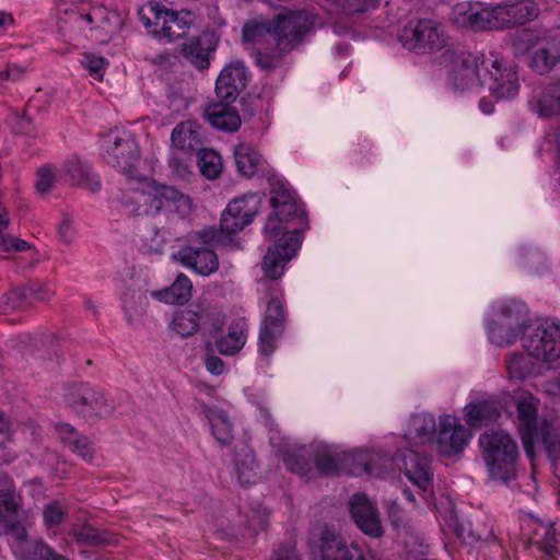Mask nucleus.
<instances>
[{
    "mask_svg": "<svg viewBox=\"0 0 560 560\" xmlns=\"http://www.w3.org/2000/svg\"><path fill=\"white\" fill-rule=\"evenodd\" d=\"M558 63H560V37L544 31L530 54L528 67L544 75L550 73Z\"/></svg>",
    "mask_w": 560,
    "mask_h": 560,
    "instance_id": "2eb2a0df",
    "label": "nucleus"
},
{
    "mask_svg": "<svg viewBox=\"0 0 560 560\" xmlns=\"http://www.w3.org/2000/svg\"><path fill=\"white\" fill-rule=\"evenodd\" d=\"M269 183L272 194L270 205L273 208V212L285 222L294 217L303 219L304 213L300 211L294 194L276 177L269 178Z\"/></svg>",
    "mask_w": 560,
    "mask_h": 560,
    "instance_id": "b1692460",
    "label": "nucleus"
},
{
    "mask_svg": "<svg viewBox=\"0 0 560 560\" xmlns=\"http://www.w3.org/2000/svg\"><path fill=\"white\" fill-rule=\"evenodd\" d=\"M202 304H190L174 312L172 329L182 337H190L198 331L202 318Z\"/></svg>",
    "mask_w": 560,
    "mask_h": 560,
    "instance_id": "c85d7f7f",
    "label": "nucleus"
},
{
    "mask_svg": "<svg viewBox=\"0 0 560 560\" xmlns=\"http://www.w3.org/2000/svg\"><path fill=\"white\" fill-rule=\"evenodd\" d=\"M521 330L509 324H502L498 318H493L489 325V338L497 346H505L514 342Z\"/></svg>",
    "mask_w": 560,
    "mask_h": 560,
    "instance_id": "a19ab883",
    "label": "nucleus"
},
{
    "mask_svg": "<svg viewBox=\"0 0 560 560\" xmlns=\"http://www.w3.org/2000/svg\"><path fill=\"white\" fill-rule=\"evenodd\" d=\"M38 180L36 183V190L40 195H45L54 187L55 175L50 168L44 166L37 171Z\"/></svg>",
    "mask_w": 560,
    "mask_h": 560,
    "instance_id": "052dcab7",
    "label": "nucleus"
},
{
    "mask_svg": "<svg viewBox=\"0 0 560 560\" xmlns=\"http://www.w3.org/2000/svg\"><path fill=\"white\" fill-rule=\"evenodd\" d=\"M218 39L212 33L203 32L197 37H191L182 45L183 57L199 70H206L210 66V57L217 49Z\"/></svg>",
    "mask_w": 560,
    "mask_h": 560,
    "instance_id": "4be33fe9",
    "label": "nucleus"
},
{
    "mask_svg": "<svg viewBox=\"0 0 560 560\" xmlns=\"http://www.w3.org/2000/svg\"><path fill=\"white\" fill-rule=\"evenodd\" d=\"M494 7H486L480 2H463L453 8L452 20L460 27L474 31L495 28Z\"/></svg>",
    "mask_w": 560,
    "mask_h": 560,
    "instance_id": "4468645a",
    "label": "nucleus"
},
{
    "mask_svg": "<svg viewBox=\"0 0 560 560\" xmlns=\"http://www.w3.org/2000/svg\"><path fill=\"white\" fill-rule=\"evenodd\" d=\"M65 401L74 412L83 418L98 419L113 412L115 406L103 390L89 384H75L67 388Z\"/></svg>",
    "mask_w": 560,
    "mask_h": 560,
    "instance_id": "39448f33",
    "label": "nucleus"
},
{
    "mask_svg": "<svg viewBox=\"0 0 560 560\" xmlns=\"http://www.w3.org/2000/svg\"><path fill=\"white\" fill-rule=\"evenodd\" d=\"M282 222H285L275 212L270 214L264 228V233L269 238H276L282 231Z\"/></svg>",
    "mask_w": 560,
    "mask_h": 560,
    "instance_id": "774afa93",
    "label": "nucleus"
},
{
    "mask_svg": "<svg viewBox=\"0 0 560 560\" xmlns=\"http://www.w3.org/2000/svg\"><path fill=\"white\" fill-rule=\"evenodd\" d=\"M261 199L253 194L230 201L223 211L220 226L231 236L250 224L260 208Z\"/></svg>",
    "mask_w": 560,
    "mask_h": 560,
    "instance_id": "9d476101",
    "label": "nucleus"
},
{
    "mask_svg": "<svg viewBox=\"0 0 560 560\" xmlns=\"http://www.w3.org/2000/svg\"><path fill=\"white\" fill-rule=\"evenodd\" d=\"M314 28L313 18L305 11L281 12L272 21L277 50L282 54L302 45Z\"/></svg>",
    "mask_w": 560,
    "mask_h": 560,
    "instance_id": "20e7f679",
    "label": "nucleus"
},
{
    "mask_svg": "<svg viewBox=\"0 0 560 560\" xmlns=\"http://www.w3.org/2000/svg\"><path fill=\"white\" fill-rule=\"evenodd\" d=\"M201 412L208 419L214 439L223 446L230 445L234 439L233 423L226 411L211 407L205 402L200 404Z\"/></svg>",
    "mask_w": 560,
    "mask_h": 560,
    "instance_id": "bb28decb",
    "label": "nucleus"
},
{
    "mask_svg": "<svg viewBox=\"0 0 560 560\" xmlns=\"http://www.w3.org/2000/svg\"><path fill=\"white\" fill-rule=\"evenodd\" d=\"M299 229L287 232L264 256L261 268L267 278L278 279L282 276L285 264L295 256L302 243Z\"/></svg>",
    "mask_w": 560,
    "mask_h": 560,
    "instance_id": "1a4fd4ad",
    "label": "nucleus"
},
{
    "mask_svg": "<svg viewBox=\"0 0 560 560\" xmlns=\"http://www.w3.org/2000/svg\"><path fill=\"white\" fill-rule=\"evenodd\" d=\"M139 19L148 32L159 38L173 40L184 37L194 20L190 11H175L160 2L149 3L139 10Z\"/></svg>",
    "mask_w": 560,
    "mask_h": 560,
    "instance_id": "7ed1b4c3",
    "label": "nucleus"
},
{
    "mask_svg": "<svg viewBox=\"0 0 560 560\" xmlns=\"http://www.w3.org/2000/svg\"><path fill=\"white\" fill-rule=\"evenodd\" d=\"M246 342V334L242 325L232 324L229 332L215 340L218 351L223 355H234L241 351Z\"/></svg>",
    "mask_w": 560,
    "mask_h": 560,
    "instance_id": "4c0bfd02",
    "label": "nucleus"
},
{
    "mask_svg": "<svg viewBox=\"0 0 560 560\" xmlns=\"http://www.w3.org/2000/svg\"><path fill=\"white\" fill-rule=\"evenodd\" d=\"M81 63L89 70L90 74L94 75L97 80L103 79L104 68L107 63L103 57L84 54Z\"/></svg>",
    "mask_w": 560,
    "mask_h": 560,
    "instance_id": "4d7b16f0",
    "label": "nucleus"
},
{
    "mask_svg": "<svg viewBox=\"0 0 560 560\" xmlns=\"http://www.w3.org/2000/svg\"><path fill=\"white\" fill-rule=\"evenodd\" d=\"M175 257L184 266L194 269L201 276H209L219 268L217 254L207 246L189 244L183 247Z\"/></svg>",
    "mask_w": 560,
    "mask_h": 560,
    "instance_id": "aec40b11",
    "label": "nucleus"
},
{
    "mask_svg": "<svg viewBox=\"0 0 560 560\" xmlns=\"http://www.w3.org/2000/svg\"><path fill=\"white\" fill-rule=\"evenodd\" d=\"M399 40L407 49L422 54L441 50L446 44L440 25L430 19H421L415 26L404 27Z\"/></svg>",
    "mask_w": 560,
    "mask_h": 560,
    "instance_id": "0eeeda50",
    "label": "nucleus"
},
{
    "mask_svg": "<svg viewBox=\"0 0 560 560\" xmlns=\"http://www.w3.org/2000/svg\"><path fill=\"white\" fill-rule=\"evenodd\" d=\"M349 511L357 526L373 538L383 535V526L376 506L364 493H355L349 502Z\"/></svg>",
    "mask_w": 560,
    "mask_h": 560,
    "instance_id": "dca6fc26",
    "label": "nucleus"
},
{
    "mask_svg": "<svg viewBox=\"0 0 560 560\" xmlns=\"http://www.w3.org/2000/svg\"><path fill=\"white\" fill-rule=\"evenodd\" d=\"M541 32L522 31L511 40V48L515 56H525L534 51Z\"/></svg>",
    "mask_w": 560,
    "mask_h": 560,
    "instance_id": "49530a36",
    "label": "nucleus"
},
{
    "mask_svg": "<svg viewBox=\"0 0 560 560\" xmlns=\"http://www.w3.org/2000/svg\"><path fill=\"white\" fill-rule=\"evenodd\" d=\"M192 284L187 276L179 273L174 283L168 287L171 303L184 304L191 295Z\"/></svg>",
    "mask_w": 560,
    "mask_h": 560,
    "instance_id": "3c124183",
    "label": "nucleus"
},
{
    "mask_svg": "<svg viewBox=\"0 0 560 560\" xmlns=\"http://www.w3.org/2000/svg\"><path fill=\"white\" fill-rule=\"evenodd\" d=\"M172 149H177L189 154L198 153L202 148L199 130L189 121L178 124L171 135Z\"/></svg>",
    "mask_w": 560,
    "mask_h": 560,
    "instance_id": "c756f323",
    "label": "nucleus"
},
{
    "mask_svg": "<svg viewBox=\"0 0 560 560\" xmlns=\"http://www.w3.org/2000/svg\"><path fill=\"white\" fill-rule=\"evenodd\" d=\"M248 528L253 532L254 535H257L259 532L267 529L269 525V511L266 506L257 505V508H253L247 520Z\"/></svg>",
    "mask_w": 560,
    "mask_h": 560,
    "instance_id": "603ef678",
    "label": "nucleus"
},
{
    "mask_svg": "<svg viewBox=\"0 0 560 560\" xmlns=\"http://www.w3.org/2000/svg\"><path fill=\"white\" fill-rule=\"evenodd\" d=\"M192 154L172 149L168 160V166L172 174L179 178H185L191 173Z\"/></svg>",
    "mask_w": 560,
    "mask_h": 560,
    "instance_id": "09e8293b",
    "label": "nucleus"
},
{
    "mask_svg": "<svg viewBox=\"0 0 560 560\" xmlns=\"http://www.w3.org/2000/svg\"><path fill=\"white\" fill-rule=\"evenodd\" d=\"M479 445L493 480L502 483L515 480L520 453L516 442L509 433L503 430H488L480 435Z\"/></svg>",
    "mask_w": 560,
    "mask_h": 560,
    "instance_id": "f03ea898",
    "label": "nucleus"
},
{
    "mask_svg": "<svg viewBox=\"0 0 560 560\" xmlns=\"http://www.w3.org/2000/svg\"><path fill=\"white\" fill-rule=\"evenodd\" d=\"M312 453L306 447H300L287 453L284 464L288 469L299 475H306L311 470Z\"/></svg>",
    "mask_w": 560,
    "mask_h": 560,
    "instance_id": "c03bdc74",
    "label": "nucleus"
},
{
    "mask_svg": "<svg viewBox=\"0 0 560 560\" xmlns=\"http://www.w3.org/2000/svg\"><path fill=\"white\" fill-rule=\"evenodd\" d=\"M495 318L500 319L502 324H509L514 328L525 332V328L530 325H526L528 322V310L525 304L521 302H510L502 304L498 308Z\"/></svg>",
    "mask_w": 560,
    "mask_h": 560,
    "instance_id": "f704fd0d",
    "label": "nucleus"
},
{
    "mask_svg": "<svg viewBox=\"0 0 560 560\" xmlns=\"http://www.w3.org/2000/svg\"><path fill=\"white\" fill-rule=\"evenodd\" d=\"M285 312L282 302L272 298L267 304L266 315L259 330V353L269 358L276 349L275 341L284 329Z\"/></svg>",
    "mask_w": 560,
    "mask_h": 560,
    "instance_id": "f8f14e48",
    "label": "nucleus"
},
{
    "mask_svg": "<svg viewBox=\"0 0 560 560\" xmlns=\"http://www.w3.org/2000/svg\"><path fill=\"white\" fill-rule=\"evenodd\" d=\"M527 441L532 450L533 443H540L553 465L560 460V433L547 420L541 421L537 434Z\"/></svg>",
    "mask_w": 560,
    "mask_h": 560,
    "instance_id": "7c9ffc66",
    "label": "nucleus"
},
{
    "mask_svg": "<svg viewBox=\"0 0 560 560\" xmlns=\"http://www.w3.org/2000/svg\"><path fill=\"white\" fill-rule=\"evenodd\" d=\"M315 464L318 471L323 475L337 474L339 470L338 460L327 451H318L316 453Z\"/></svg>",
    "mask_w": 560,
    "mask_h": 560,
    "instance_id": "5fc2aeb1",
    "label": "nucleus"
},
{
    "mask_svg": "<svg viewBox=\"0 0 560 560\" xmlns=\"http://www.w3.org/2000/svg\"><path fill=\"white\" fill-rule=\"evenodd\" d=\"M55 429L61 443L84 460H92L93 447L89 438L82 435L69 423H56Z\"/></svg>",
    "mask_w": 560,
    "mask_h": 560,
    "instance_id": "cd10ccee",
    "label": "nucleus"
},
{
    "mask_svg": "<svg viewBox=\"0 0 560 560\" xmlns=\"http://www.w3.org/2000/svg\"><path fill=\"white\" fill-rule=\"evenodd\" d=\"M556 528L553 524L545 525V535L540 540L534 542L544 552V560H557L559 553L557 548Z\"/></svg>",
    "mask_w": 560,
    "mask_h": 560,
    "instance_id": "8fccbe9b",
    "label": "nucleus"
},
{
    "mask_svg": "<svg viewBox=\"0 0 560 560\" xmlns=\"http://www.w3.org/2000/svg\"><path fill=\"white\" fill-rule=\"evenodd\" d=\"M19 506V497L13 483L4 481L0 486V524H3L5 527L13 526Z\"/></svg>",
    "mask_w": 560,
    "mask_h": 560,
    "instance_id": "72a5a7b5",
    "label": "nucleus"
},
{
    "mask_svg": "<svg viewBox=\"0 0 560 560\" xmlns=\"http://www.w3.org/2000/svg\"><path fill=\"white\" fill-rule=\"evenodd\" d=\"M483 79L480 86H486L498 98H513L517 95L520 82L517 73L511 68H502L498 59H482Z\"/></svg>",
    "mask_w": 560,
    "mask_h": 560,
    "instance_id": "6e6552de",
    "label": "nucleus"
},
{
    "mask_svg": "<svg viewBox=\"0 0 560 560\" xmlns=\"http://www.w3.org/2000/svg\"><path fill=\"white\" fill-rule=\"evenodd\" d=\"M43 515L45 524L48 527H54L62 522L66 511L59 502L54 501L45 506Z\"/></svg>",
    "mask_w": 560,
    "mask_h": 560,
    "instance_id": "6e6d98bb",
    "label": "nucleus"
},
{
    "mask_svg": "<svg viewBox=\"0 0 560 560\" xmlns=\"http://www.w3.org/2000/svg\"><path fill=\"white\" fill-rule=\"evenodd\" d=\"M151 197L150 207L160 211L165 206H174V210L180 218H186L192 212V202L189 196L184 195L176 188L152 182L149 185Z\"/></svg>",
    "mask_w": 560,
    "mask_h": 560,
    "instance_id": "a211bd4d",
    "label": "nucleus"
},
{
    "mask_svg": "<svg viewBox=\"0 0 560 560\" xmlns=\"http://www.w3.org/2000/svg\"><path fill=\"white\" fill-rule=\"evenodd\" d=\"M124 308L131 320L132 315H141L145 312L148 296L143 291L128 290L122 296Z\"/></svg>",
    "mask_w": 560,
    "mask_h": 560,
    "instance_id": "de8ad7c7",
    "label": "nucleus"
},
{
    "mask_svg": "<svg viewBox=\"0 0 560 560\" xmlns=\"http://www.w3.org/2000/svg\"><path fill=\"white\" fill-rule=\"evenodd\" d=\"M505 362L510 378L522 381L533 373L534 362L524 353L509 354Z\"/></svg>",
    "mask_w": 560,
    "mask_h": 560,
    "instance_id": "ea45409f",
    "label": "nucleus"
},
{
    "mask_svg": "<svg viewBox=\"0 0 560 560\" xmlns=\"http://www.w3.org/2000/svg\"><path fill=\"white\" fill-rule=\"evenodd\" d=\"M66 172L72 184L92 192H97L101 189L98 176L92 173L88 163L79 159H71L66 163Z\"/></svg>",
    "mask_w": 560,
    "mask_h": 560,
    "instance_id": "2f4dec72",
    "label": "nucleus"
},
{
    "mask_svg": "<svg viewBox=\"0 0 560 560\" xmlns=\"http://www.w3.org/2000/svg\"><path fill=\"white\" fill-rule=\"evenodd\" d=\"M70 535L81 546L98 547L116 544L108 533L102 532L90 524L72 528Z\"/></svg>",
    "mask_w": 560,
    "mask_h": 560,
    "instance_id": "e433bc0d",
    "label": "nucleus"
},
{
    "mask_svg": "<svg viewBox=\"0 0 560 560\" xmlns=\"http://www.w3.org/2000/svg\"><path fill=\"white\" fill-rule=\"evenodd\" d=\"M232 103L219 100L206 106L205 116L212 127L225 132H235L240 129L242 119Z\"/></svg>",
    "mask_w": 560,
    "mask_h": 560,
    "instance_id": "5701e85b",
    "label": "nucleus"
},
{
    "mask_svg": "<svg viewBox=\"0 0 560 560\" xmlns=\"http://www.w3.org/2000/svg\"><path fill=\"white\" fill-rule=\"evenodd\" d=\"M201 304H202L201 324H203V325L209 324L213 331H215V332L220 331L225 324V317H224L223 313L210 304H206V303H201Z\"/></svg>",
    "mask_w": 560,
    "mask_h": 560,
    "instance_id": "864d4df0",
    "label": "nucleus"
},
{
    "mask_svg": "<svg viewBox=\"0 0 560 560\" xmlns=\"http://www.w3.org/2000/svg\"><path fill=\"white\" fill-rule=\"evenodd\" d=\"M113 18L116 16L109 13V24L96 23L95 26L91 28L93 36L97 42L102 44L108 43L116 33L117 27L112 21Z\"/></svg>",
    "mask_w": 560,
    "mask_h": 560,
    "instance_id": "bf43d9fd",
    "label": "nucleus"
},
{
    "mask_svg": "<svg viewBox=\"0 0 560 560\" xmlns=\"http://www.w3.org/2000/svg\"><path fill=\"white\" fill-rule=\"evenodd\" d=\"M0 247L3 252H24L30 248L27 242L10 234H0Z\"/></svg>",
    "mask_w": 560,
    "mask_h": 560,
    "instance_id": "680f3d73",
    "label": "nucleus"
},
{
    "mask_svg": "<svg viewBox=\"0 0 560 560\" xmlns=\"http://www.w3.org/2000/svg\"><path fill=\"white\" fill-rule=\"evenodd\" d=\"M396 462L408 480L417 488L419 495L424 494L432 485L430 458L413 450H401L396 454ZM364 471L372 477H382L393 469L394 458L384 451H369L360 459Z\"/></svg>",
    "mask_w": 560,
    "mask_h": 560,
    "instance_id": "f257e3e1",
    "label": "nucleus"
},
{
    "mask_svg": "<svg viewBox=\"0 0 560 560\" xmlns=\"http://www.w3.org/2000/svg\"><path fill=\"white\" fill-rule=\"evenodd\" d=\"M247 80V72L243 63L236 62L224 67L215 82L218 100L235 102L240 93L246 88Z\"/></svg>",
    "mask_w": 560,
    "mask_h": 560,
    "instance_id": "6ab92c4d",
    "label": "nucleus"
},
{
    "mask_svg": "<svg viewBox=\"0 0 560 560\" xmlns=\"http://www.w3.org/2000/svg\"><path fill=\"white\" fill-rule=\"evenodd\" d=\"M190 241L191 244L201 246H207L212 243H218L223 246H226L231 244L233 240L231 234L224 232L221 226L219 230L213 226H207L201 231L196 232Z\"/></svg>",
    "mask_w": 560,
    "mask_h": 560,
    "instance_id": "37998d69",
    "label": "nucleus"
},
{
    "mask_svg": "<svg viewBox=\"0 0 560 560\" xmlns=\"http://www.w3.org/2000/svg\"><path fill=\"white\" fill-rule=\"evenodd\" d=\"M523 348L529 357L542 362H553L560 358V326L539 324L525 328L522 336Z\"/></svg>",
    "mask_w": 560,
    "mask_h": 560,
    "instance_id": "423d86ee",
    "label": "nucleus"
},
{
    "mask_svg": "<svg viewBox=\"0 0 560 560\" xmlns=\"http://www.w3.org/2000/svg\"><path fill=\"white\" fill-rule=\"evenodd\" d=\"M234 159L238 172L244 176L254 175L261 162V155L247 143H241L235 148Z\"/></svg>",
    "mask_w": 560,
    "mask_h": 560,
    "instance_id": "58836bf2",
    "label": "nucleus"
},
{
    "mask_svg": "<svg viewBox=\"0 0 560 560\" xmlns=\"http://www.w3.org/2000/svg\"><path fill=\"white\" fill-rule=\"evenodd\" d=\"M495 28L513 27L533 21L539 9L533 0L505 1L494 7Z\"/></svg>",
    "mask_w": 560,
    "mask_h": 560,
    "instance_id": "f3484780",
    "label": "nucleus"
},
{
    "mask_svg": "<svg viewBox=\"0 0 560 560\" xmlns=\"http://www.w3.org/2000/svg\"><path fill=\"white\" fill-rule=\"evenodd\" d=\"M140 153L135 139L127 133L116 136L106 149V161L121 170L129 178L140 179L137 172Z\"/></svg>",
    "mask_w": 560,
    "mask_h": 560,
    "instance_id": "9b49d317",
    "label": "nucleus"
},
{
    "mask_svg": "<svg viewBox=\"0 0 560 560\" xmlns=\"http://www.w3.org/2000/svg\"><path fill=\"white\" fill-rule=\"evenodd\" d=\"M439 424L432 415L417 413L409 421L405 439L412 445H424L434 442Z\"/></svg>",
    "mask_w": 560,
    "mask_h": 560,
    "instance_id": "393cba45",
    "label": "nucleus"
},
{
    "mask_svg": "<svg viewBox=\"0 0 560 560\" xmlns=\"http://www.w3.org/2000/svg\"><path fill=\"white\" fill-rule=\"evenodd\" d=\"M450 79L456 91L464 92L480 86L483 72L481 73L478 59L471 55H460L450 70Z\"/></svg>",
    "mask_w": 560,
    "mask_h": 560,
    "instance_id": "412c9836",
    "label": "nucleus"
},
{
    "mask_svg": "<svg viewBox=\"0 0 560 560\" xmlns=\"http://www.w3.org/2000/svg\"><path fill=\"white\" fill-rule=\"evenodd\" d=\"M234 466L238 482L248 486L255 482L258 465L253 451L247 445H241L235 451Z\"/></svg>",
    "mask_w": 560,
    "mask_h": 560,
    "instance_id": "473e14b6",
    "label": "nucleus"
},
{
    "mask_svg": "<svg viewBox=\"0 0 560 560\" xmlns=\"http://www.w3.org/2000/svg\"><path fill=\"white\" fill-rule=\"evenodd\" d=\"M28 305L26 289L18 287L4 294L0 301V313L9 314L24 310Z\"/></svg>",
    "mask_w": 560,
    "mask_h": 560,
    "instance_id": "a18cd8bd",
    "label": "nucleus"
},
{
    "mask_svg": "<svg viewBox=\"0 0 560 560\" xmlns=\"http://www.w3.org/2000/svg\"><path fill=\"white\" fill-rule=\"evenodd\" d=\"M470 432L454 418L444 415L440 418L434 443L441 454L446 456L462 452L470 440Z\"/></svg>",
    "mask_w": 560,
    "mask_h": 560,
    "instance_id": "ddd939ff",
    "label": "nucleus"
},
{
    "mask_svg": "<svg viewBox=\"0 0 560 560\" xmlns=\"http://www.w3.org/2000/svg\"><path fill=\"white\" fill-rule=\"evenodd\" d=\"M538 113L541 116H550L560 113V95L552 98L548 94H544L538 101Z\"/></svg>",
    "mask_w": 560,
    "mask_h": 560,
    "instance_id": "e2e57ef3",
    "label": "nucleus"
},
{
    "mask_svg": "<svg viewBox=\"0 0 560 560\" xmlns=\"http://www.w3.org/2000/svg\"><path fill=\"white\" fill-rule=\"evenodd\" d=\"M466 422L469 427L487 425L499 416V409L494 402L481 401L466 406Z\"/></svg>",
    "mask_w": 560,
    "mask_h": 560,
    "instance_id": "c9c22d12",
    "label": "nucleus"
},
{
    "mask_svg": "<svg viewBox=\"0 0 560 560\" xmlns=\"http://www.w3.org/2000/svg\"><path fill=\"white\" fill-rule=\"evenodd\" d=\"M23 288L26 289V294L32 295L34 299L38 301H49L51 293L47 289V287L38 281H30Z\"/></svg>",
    "mask_w": 560,
    "mask_h": 560,
    "instance_id": "69168bd1",
    "label": "nucleus"
},
{
    "mask_svg": "<svg viewBox=\"0 0 560 560\" xmlns=\"http://www.w3.org/2000/svg\"><path fill=\"white\" fill-rule=\"evenodd\" d=\"M197 158L200 172L207 178L214 179L221 174V156L214 150H208L202 148L197 153Z\"/></svg>",
    "mask_w": 560,
    "mask_h": 560,
    "instance_id": "79ce46f5",
    "label": "nucleus"
},
{
    "mask_svg": "<svg viewBox=\"0 0 560 560\" xmlns=\"http://www.w3.org/2000/svg\"><path fill=\"white\" fill-rule=\"evenodd\" d=\"M89 24H109V12L104 7H94L86 14L81 15Z\"/></svg>",
    "mask_w": 560,
    "mask_h": 560,
    "instance_id": "0e129e2a",
    "label": "nucleus"
},
{
    "mask_svg": "<svg viewBox=\"0 0 560 560\" xmlns=\"http://www.w3.org/2000/svg\"><path fill=\"white\" fill-rule=\"evenodd\" d=\"M16 121L13 126V130L15 133H21L25 136H35V128L33 126V119L25 114L15 115Z\"/></svg>",
    "mask_w": 560,
    "mask_h": 560,
    "instance_id": "338daca9",
    "label": "nucleus"
},
{
    "mask_svg": "<svg viewBox=\"0 0 560 560\" xmlns=\"http://www.w3.org/2000/svg\"><path fill=\"white\" fill-rule=\"evenodd\" d=\"M266 32L272 34V23L267 26L264 23L249 22L243 27V38L245 42H257Z\"/></svg>",
    "mask_w": 560,
    "mask_h": 560,
    "instance_id": "13d9d810",
    "label": "nucleus"
},
{
    "mask_svg": "<svg viewBox=\"0 0 560 560\" xmlns=\"http://www.w3.org/2000/svg\"><path fill=\"white\" fill-rule=\"evenodd\" d=\"M517 418L520 421V431L524 442L526 454L532 457V448L528 445V439L539 431L541 420L537 418V405L535 398H524L517 404Z\"/></svg>",
    "mask_w": 560,
    "mask_h": 560,
    "instance_id": "a878e982",
    "label": "nucleus"
}]
</instances>
